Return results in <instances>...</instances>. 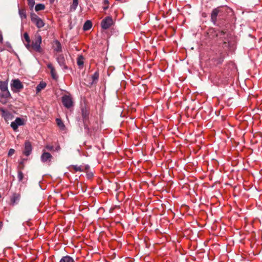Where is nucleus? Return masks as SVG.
I'll use <instances>...</instances> for the list:
<instances>
[{"label": "nucleus", "mask_w": 262, "mask_h": 262, "mask_svg": "<svg viewBox=\"0 0 262 262\" xmlns=\"http://www.w3.org/2000/svg\"><path fill=\"white\" fill-rule=\"evenodd\" d=\"M81 111L83 126L85 130V132L87 134L91 135L92 129L89 127V125L90 124V121L89 119L90 111L85 106H82L81 107Z\"/></svg>", "instance_id": "obj_1"}, {"label": "nucleus", "mask_w": 262, "mask_h": 262, "mask_svg": "<svg viewBox=\"0 0 262 262\" xmlns=\"http://www.w3.org/2000/svg\"><path fill=\"white\" fill-rule=\"evenodd\" d=\"M41 37L40 35L38 34L35 36V38L34 40H32L31 43V48L36 52L38 53H42L43 50L41 49L40 47V44L41 43Z\"/></svg>", "instance_id": "obj_2"}, {"label": "nucleus", "mask_w": 262, "mask_h": 262, "mask_svg": "<svg viewBox=\"0 0 262 262\" xmlns=\"http://www.w3.org/2000/svg\"><path fill=\"white\" fill-rule=\"evenodd\" d=\"M226 34V31L225 30L217 31L214 28H210L207 32L208 37L211 39H214L215 37H219L220 39H222L223 36L225 35Z\"/></svg>", "instance_id": "obj_3"}, {"label": "nucleus", "mask_w": 262, "mask_h": 262, "mask_svg": "<svg viewBox=\"0 0 262 262\" xmlns=\"http://www.w3.org/2000/svg\"><path fill=\"white\" fill-rule=\"evenodd\" d=\"M11 89L13 92H20L24 85L18 79H13L11 83Z\"/></svg>", "instance_id": "obj_4"}, {"label": "nucleus", "mask_w": 262, "mask_h": 262, "mask_svg": "<svg viewBox=\"0 0 262 262\" xmlns=\"http://www.w3.org/2000/svg\"><path fill=\"white\" fill-rule=\"evenodd\" d=\"M224 8H225L223 7H217L212 10L211 13V21L214 25L216 24L217 16L221 15L220 14L223 12V9Z\"/></svg>", "instance_id": "obj_5"}, {"label": "nucleus", "mask_w": 262, "mask_h": 262, "mask_svg": "<svg viewBox=\"0 0 262 262\" xmlns=\"http://www.w3.org/2000/svg\"><path fill=\"white\" fill-rule=\"evenodd\" d=\"M99 74L98 71H96L93 75L88 78L87 85L91 87L93 85L96 84L99 79Z\"/></svg>", "instance_id": "obj_6"}, {"label": "nucleus", "mask_w": 262, "mask_h": 262, "mask_svg": "<svg viewBox=\"0 0 262 262\" xmlns=\"http://www.w3.org/2000/svg\"><path fill=\"white\" fill-rule=\"evenodd\" d=\"M113 24L112 17L107 16L103 19L101 23V27L104 29H108Z\"/></svg>", "instance_id": "obj_7"}, {"label": "nucleus", "mask_w": 262, "mask_h": 262, "mask_svg": "<svg viewBox=\"0 0 262 262\" xmlns=\"http://www.w3.org/2000/svg\"><path fill=\"white\" fill-rule=\"evenodd\" d=\"M62 102L63 105L68 108L71 107L73 105L71 98L67 95H64L62 97Z\"/></svg>", "instance_id": "obj_8"}, {"label": "nucleus", "mask_w": 262, "mask_h": 262, "mask_svg": "<svg viewBox=\"0 0 262 262\" xmlns=\"http://www.w3.org/2000/svg\"><path fill=\"white\" fill-rule=\"evenodd\" d=\"M25 148L24 150L23 151V154L26 156H29L32 150V145L30 142L29 141H26L25 142Z\"/></svg>", "instance_id": "obj_9"}, {"label": "nucleus", "mask_w": 262, "mask_h": 262, "mask_svg": "<svg viewBox=\"0 0 262 262\" xmlns=\"http://www.w3.org/2000/svg\"><path fill=\"white\" fill-rule=\"evenodd\" d=\"M221 40H223L222 42L219 43V46L222 47L225 51L229 49L230 47V42L227 38L223 36V39H220Z\"/></svg>", "instance_id": "obj_10"}, {"label": "nucleus", "mask_w": 262, "mask_h": 262, "mask_svg": "<svg viewBox=\"0 0 262 262\" xmlns=\"http://www.w3.org/2000/svg\"><path fill=\"white\" fill-rule=\"evenodd\" d=\"M20 199V194L17 193H14L10 198V205L14 206L17 204Z\"/></svg>", "instance_id": "obj_11"}, {"label": "nucleus", "mask_w": 262, "mask_h": 262, "mask_svg": "<svg viewBox=\"0 0 262 262\" xmlns=\"http://www.w3.org/2000/svg\"><path fill=\"white\" fill-rule=\"evenodd\" d=\"M53 48L54 49V50L56 52L59 53L61 52L62 51L61 43L57 40L54 41L53 43Z\"/></svg>", "instance_id": "obj_12"}, {"label": "nucleus", "mask_w": 262, "mask_h": 262, "mask_svg": "<svg viewBox=\"0 0 262 262\" xmlns=\"http://www.w3.org/2000/svg\"><path fill=\"white\" fill-rule=\"evenodd\" d=\"M52 158V155L48 152L44 151L41 156V161L43 162H46L48 161H51V159Z\"/></svg>", "instance_id": "obj_13"}, {"label": "nucleus", "mask_w": 262, "mask_h": 262, "mask_svg": "<svg viewBox=\"0 0 262 262\" xmlns=\"http://www.w3.org/2000/svg\"><path fill=\"white\" fill-rule=\"evenodd\" d=\"M57 61L60 66H63L65 69H67L66 66L65 59L63 55H59L57 57Z\"/></svg>", "instance_id": "obj_14"}, {"label": "nucleus", "mask_w": 262, "mask_h": 262, "mask_svg": "<svg viewBox=\"0 0 262 262\" xmlns=\"http://www.w3.org/2000/svg\"><path fill=\"white\" fill-rule=\"evenodd\" d=\"M48 68L51 70V74L53 79H56L57 78V75L55 68L51 63H49L47 66Z\"/></svg>", "instance_id": "obj_15"}, {"label": "nucleus", "mask_w": 262, "mask_h": 262, "mask_svg": "<svg viewBox=\"0 0 262 262\" xmlns=\"http://www.w3.org/2000/svg\"><path fill=\"white\" fill-rule=\"evenodd\" d=\"M92 27V22L90 20H86L84 24L83 29L84 31H88L90 30Z\"/></svg>", "instance_id": "obj_16"}, {"label": "nucleus", "mask_w": 262, "mask_h": 262, "mask_svg": "<svg viewBox=\"0 0 262 262\" xmlns=\"http://www.w3.org/2000/svg\"><path fill=\"white\" fill-rule=\"evenodd\" d=\"M59 262H75V261L72 257H71L69 255H67V256H63L60 259Z\"/></svg>", "instance_id": "obj_17"}, {"label": "nucleus", "mask_w": 262, "mask_h": 262, "mask_svg": "<svg viewBox=\"0 0 262 262\" xmlns=\"http://www.w3.org/2000/svg\"><path fill=\"white\" fill-rule=\"evenodd\" d=\"M38 28H41L43 27L45 25V23H43V20L40 18L38 20H36L35 22L33 23Z\"/></svg>", "instance_id": "obj_18"}, {"label": "nucleus", "mask_w": 262, "mask_h": 262, "mask_svg": "<svg viewBox=\"0 0 262 262\" xmlns=\"http://www.w3.org/2000/svg\"><path fill=\"white\" fill-rule=\"evenodd\" d=\"M47 84L45 82H40L39 84L36 87V92L37 93L39 92L41 90L45 89L46 86Z\"/></svg>", "instance_id": "obj_19"}, {"label": "nucleus", "mask_w": 262, "mask_h": 262, "mask_svg": "<svg viewBox=\"0 0 262 262\" xmlns=\"http://www.w3.org/2000/svg\"><path fill=\"white\" fill-rule=\"evenodd\" d=\"M0 89L2 91L8 90V83L5 81H0Z\"/></svg>", "instance_id": "obj_20"}, {"label": "nucleus", "mask_w": 262, "mask_h": 262, "mask_svg": "<svg viewBox=\"0 0 262 262\" xmlns=\"http://www.w3.org/2000/svg\"><path fill=\"white\" fill-rule=\"evenodd\" d=\"M2 92L3 93L1 96L2 98H8L10 97L11 95L9 91H8V89L6 91H2Z\"/></svg>", "instance_id": "obj_21"}, {"label": "nucleus", "mask_w": 262, "mask_h": 262, "mask_svg": "<svg viewBox=\"0 0 262 262\" xmlns=\"http://www.w3.org/2000/svg\"><path fill=\"white\" fill-rule=\"evenodd\" d=\"M84 58L82 56H79L77 58V63L79 67H81L83 65Z\"/></svg>", "instance_id": "obj_22"}, {"label": "nucleus", "mask_w": 262, "mask_h": 262, "mask_svg": "<svg viewBox=\"0 0 262 262\" xmlns=\"http://www.w3.org/2000/svg\"><path fill=\"white\" fill-rule=\"evenodd\" d=\"M45 9V6L42 4H37L35 7V10L36 11L43 10Z\"/></svg>", "instance_id": "obj_23"}, {"label": "nucleus", "mask_w": 262, "mask_h": 262, "mask_svg": "<svg viewBox=\"0 0 262 262\" xmlns=\"http://www.w3.org/2000/svg\"><path fill=\"white\" fill-rule=\"evenodd\" d=\"M71 168H72L75 171H83L84 169L81 166L78 165H72Z\"/></svg>", "instance_id": "obj_24"}, {"label": "nucleus", "mask_w": 262, "mask_h": 262, "mask_svg": "<svg viewBox=\"0 0 262 262\" xmlns=\"http://www.w3.org/2000/svg\"><path fill=\"white\" fill-rule=\"evenodd\" d=\"M19 14L21 18H26V10L24 9H19Z\"/></svg>", "instance_id": "obj_25"}, {"label": "nucleus", "mask_w": 262, "mask_h": 262, "mask_svg": "<svg viewBox=\"0 0 262 262\" xmlns=\"http://www.w3.org/2000/svg\"><path fill=\"white\" fill-rule=\"evenodd\" d=\"M39 18H40V17H39L36 14L33 13H31V19L33 23Z\"/></svg>", "instance_id": "obj_26"}, {"label": "nucleus", "mask_w": 262, "mask_h": 262, "mask_svg": "<svg viewBox=\"0 0 262 262\" xmlns=\"http://www.w3.org/2000/svg\"><path fill=\"white\" fill-rule=\"evenodd\" d=\"M39 18H40V17H39L36 14L33 13H31V19L33 23Z\"/></svg>", "instance_id": "obj_27"}, {"label": "nucleus", "mask_w": 262, "mask_h": 262, "mask_svg": "<svg viewBox=\"0 0 262 262\" xmlns=\"http://www.w3.org/2000/svg\"><path fill=\"white\" fill-rule=\"evenodd\" d=\"M78 4V0H73V3L71 6V9L74 10H76Z\"/></svg>", "instance_id": "obj_28"}, {"label": "nucleus", "mask_w": 262, "mask_h": 262, "mask_svg": "<svg viewBox=\"0 0 262 262\" xmlns=\"http://www.w3.org/2000/svg\"><path fill=\"white\" fill-rule=\"evenodd\" d=\"M56 123L58 126L60 127L61 129H63L64 127V125L61 119H56Z\"/></svg>", "instance_id": "obj_29"}, {"label": "nucleus", "mask_w": 262, "mask_h": 262, "mask_svg": "<svg viewBox=\"0 0 262 262\" xmlns=\"http://www.w3.org/2000/svg\"><path fill=\"white\" fill-rule=\"evenodd\" d=\"M14 121L18 125V126H20L24 124L23 119L20 118H16Z\"/></svg>", "instance_id": "obj_30"}, {"label": "nucleus", "mask_w": 262, "mask_h": 262, "mask_svg": "<svg viewBox=\"0 0 262 262\" xmlns=\"http://www.w3.org/2000/svg\"><path fill=\"white\" fill-rule=\"evenodd\" d=\"M28 5L30 7L31 9H32L35 4V0H28Z\"/></svg>", "instance_id": "obj_31"}, {"label": "nucleus", "mask_w": 262, "mask_h": 262, "mask_svg": "<svg viewBox=\"0 0 262 262\" xmlns=\"http://www.w3.org/2000/svg\"><path fill=\"white\" fill-rule=\"evenodd\" d=\"M11 126L12 127V128L14 130H16L18 128V125L15 122V121H13L12 122H11Z\"/></svg>", "instance_id": "obj_32"}, {"label": "nucleus", "mask_w": 262, "mask_h": 262, "mask_svg": "<svg viewBox=\"0 0 262 262\" xmlns=\"http://www.w3.org/2000/svg\"><path fill=\"white\" fill-rule=\"evenodd\" d=\"M18 178L19 181L23 180L24 178V174L21 171H19L18 173Z\"/></svg>", "instance_id": "obj_33"}, {"label": "nucleus", "mask_w": 262, "mask_h": 262, "mask_svg": "<svg viewBox=\"0 0 262 262\" xmlns=\"http://www.w3.org/2000/svg\"><path fill=\"white\" fill-rule=\"evenodd\" d=\"M24 37L27 42H30V39L28 34L26 32L24 34Z\"/></svg>", "instance_id": "obj_34"}, {"label": "nucleus", "mask_w": 262, "mask_h": 262, "mask_svg": "<svg viewBox=\"0 0 262 262\" xmlns=\"http://www.w3.org/2000/svg\"><path fill=\"white\" fill-rule=\"evenodd\" d=\"M103 3L105 5V6L103 7V9L104 10H106L108 8V1L104 0Z\"/></svg>", "instance_id": "obj_35"}, {"label": "nucleus", "mask_w": 262, "mask_h": 262, "mask_svg": "<svg viewBox=\"0 0 262 262\" xmlns=\"http://www.w3.org/2000/svg\"><path fill=\"white\" fill-rule=\"evenodd\" d=\"M46 148L48 150H49L50 151H52V150H54V147L53 146H52V145H47L46 146Z\"/></svg>", "instance_id": "obj_36"}, {"label": "nucleus", "mask_w": 262, "mask_h": 262, "mask_svg": "<svg viewBox=\"0 0 262 262\" xmlns=\"http://www.w3.org/2000/svg\"><path fill=\"white\" fill-rule=\"evenodd\" d=\"M14 152H15V150L14 149L11 148L9 150L8 156H12L14 154Z\"/></svg>", "instance_id": "obj_37"}, {"label": "nucleus", "mask_w": 262, "mask_h": 262, "mask_svg": "<svg viewBox=\"0 0 262 262\" xmlns=\"http://www.w3.org/2000/svg\"><path fill=\"white\" fill-rule=\"evenodd\" d=\"M26 47L29 50H30V49H32L31 45L30 44V42H27L26 45Z\"/></svg>", "instance_id": "obj_38"}, {"label": "nucleus", "mask_w": 262, "mask_h": 262, "mask_svg": "<svg viewBox=\"0 0 262 262\" xmlns=\"http://www.w3.org/2000/svg\"><path fill=\"white\" fill-rule=\"evenodd\" d=\"M60 149V147L59 145H57L55 148L54 151H58Z\"/></svg>", "instance_id": "obj_39"}, {"label": "nucleus", "mask_w": 262, "mask_h": 262, "mask_svg": "<svg viewBox=\"0 0 262 262\" xmlns=\"http://www.w3.org/2000/svg\"><path fill=\"white\" fill-rule=\"evenodd\" d=\"M24 167V162L23 161H21L20 163H19V168H21V169H23Z\"/></svg>", "instance_id": "obj_40"}, {"label": "nucleus", "mask_w": 262, "mask_h": 262, "mask_svg": "<svg viewBox=\"0 0 262 262\" xmlns=\"http://www.w3.org/2000/svg\"><path fill=\"white\" fill-rule=\"evenodd\" d=\"M89 168H90V167L89 165L85 166L84 168H83V169H84L83 171L87 172L88 169H89Z\"/></svg>", "instance_id": "obj_41"}, {"label": "nucleus", "mask_w": 262, "mask_h": 262, "mask_svg": "<svg viewBox=\"0 0 262 262\" xmlns=\"http://www.w3.org/2000/svg\"><path fill=\"white\" fill-rule=\"evenodd\" d=\"M87 176L88 178H91L93 176V174L92 172H90L87 174Z\"/></svg>", "instance_id": "obj_42"}, {"label": "nucleus", "mask_w": 262, "mask_h": 262, "mask_svg": "<svg viewBox=\"0 0 262 262\" xmlns=\"http://www.w3.org/2000/svg\"><path fill=\"white\" fill-rule=\"evenodd\" d=\"M0 101H1L2 103H4V104L6 103V102H7L6 100H3V98H1V99H0Z\"/></svg>", "instance_id": "obj_43"}, {"label": "nucleus", "mask_w": 262, "mask_h": 262, "mask_svg": "<svg viewBox=\"0 0 262 262\" xmlns=\"http://www.w3.org/2000/svg\"><path fill=\"white\" fill-rule=\"evenodd\" d=\"M1 111H2L4 114V113H6V111L4 109H3V108H1Z\"/></svg>", "instance_id": "obj_44"}, {"label": "nucleus", "mask_w": 262, "mask_h": 262, "mask_svg": "<svg viewBox=\"0 0 262 262\" xmlns=\"http://www.w3.org/2000/svg\"><path fill=\"white\" fill-rule=\"evenodd\" d=\"M3 36L2 35H0V42H2L3 41Z\"/></svg>", "instance_id": "obj_45"}, {"label": "nucleus", "mask_w": 262, "mask_h": 262, "mask_svg": "<svg viewBox=\"0 0 262 262\" xmlns=\"http://www.w3.org/2000/svg\"><path fill=\"white\" fill-rule=\"evenodd\" d=\"M55 0H50V2L51 4H53Z\"/></svg>", "instance_id": "obj_46"}, {"label": "nucleus", "mask_w": 262, "mask_h": 262, "mask_svg": "<svg viewBox=\"0 0 262 262\" xmlns=\"http://www.w3.org/2000/svg\"><path fill=\"white\" fill-rule=\"evenodd\" d=\"M1 228H2V225H0V230L1 229Z\"/></svg>", "instance_id": "obj_47"}]
</instances>
